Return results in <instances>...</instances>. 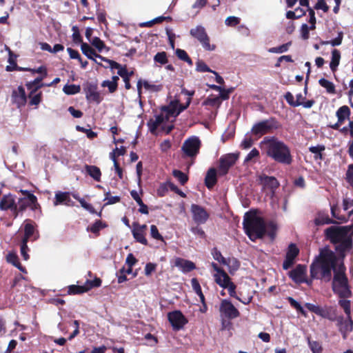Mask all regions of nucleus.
Returning a JSON list of instances; mask_svg holds the SVG:
<instances>
[{
	"label": "nucleus",
	"instance_id": "f257e3e1",
	"mask_svg": "<svg viewBox=\"0 0 353 353\" xmlns=\"http://www.w3.org/2000/svg\"><path fill=\"white\" fill-rule=\"evenodd\" d=\"M336 264L335 254L327 249L322 250L310 265V275L313 279L330 282L332 280V271L337 270Z\"/></svg>",
	"mask_w": 353,
	"mask_h": 353
},
{
	"label": "nucleus",
	"instance_id": "f03ea898",
	"mask_svg": "<svg viewBox=\"0 0 353 353\" xmlns=\"http://www.w3.org/2000/svg\"><path fill=\"white\" fill-rule=\"evenodd\" d=\"M261 144L263 146L266 155L274 161L287 165L292 163L291 150L283 141L274 137H266Z\"/></svg>",
	"mask_w": 353,
	"mask_h": 353
},
{
	"label": "nucleus",
	"instance_id": "7ed1b4c3",
	"mask_svg": "<svg viewBox=\"0 0 353 353\" xmlns=\"http://www.w3.org/2000/svg\"><path fill=\"white\" fill-rule=\"evenodd\" d=\"M326 237L334 244L336 250L344 256V252L352 246V230L347 226H331L325 231Z\"/></svg>",
	"mask_w": 353,
	"mask_h": 353
},
{
	"label": "nucleus",
	"instance_id": "20e7f679",
	"mask_svg": "<svg viewBox=\"0 0 353 353\" xmlns=\"http://www.w3.org/2000/svg\"><path fill=\"white\" fill-rule=\"evenodd\" d=\"M243 224L245 234L252 241L262 238L265 234V225L261 217L246 213Z\"/></svg>",
	"mask_w": 353,
	"mask_h": 353
},
{
	"label": "nucleus",
	"instance_id": "39448f33",
	"mask_svg": "<svg viewBox=\"0 0 353 353\" xmlns=\"http://www.w3.org/2000/svg\"><path fill=\"white\" fill-rule=\"evenodd\" d=\"M332 290L341 298H348L352 294L343 263H341L337 267V270H334Z\"/></svg>",
	"mask_w": 353,
	"mask_h": 353
},
{
	"label": "nucleus",
	"instance_id": "423d86ee",
	"mask_svg": "<svg viewBox=\"0 0 353 353\" xmlns=\"http://www.w3.org/2000/svg\"><path fill=\"white\" fill-rule=\"evenodd\" d=\"M201 147L200 139L195 136L186 139L181 147L184 157L194 158L199 153Z\"/></svg>",
	"mask_w": 353,
	"mask_h": 353
},
{
	"label": "nucleus",
	"instance_id": "0eeeda50",
	"mask_svg": "<svg viewBox=\"0 0 353 353\" xmlns=\"http://www.w3.org/2000/svg\"><path fill=\"white\" fill-rule=\"evenodd\" d=\"M190 103V98H188L185 105L180 104L177 101H172L168 106L163 108L161 114H164L165 119L168 121L170 118H176L189 106Z\"/></svg>",
	"mask_w": 353,
	"mask_h": 353
},
{
	"label": "nucleus",
	"instance_id": "6e6552de",
	"mask_svg": "<svg viewBox=\"0 0 353 353\" xmlns=\"http://www.w3.org/2000/svg\"><path fill=\"white\" fill-rule=\"evenodd\" d=\"M190 33L201 43L205 50L209 51L215 50L216 46L214 45H210V39L203 26H197L196 28H192Z\"/></svg>",
	"mask_w": 353,
	"mask_h": 353
},
{
	"label": "nucleus",
	"instance_id": "1a4fd4ad",
	"mask_svg": "<svg viewBox=\"0 0 353 353\" xmlns=\"http://www.w3.org/2000/svg\"><path fill=\"white\" fill-rule=\"evenodd\" d=\"M276 123L274 119L263 120L255 123L252 128V133L256 136H262L276 129Z\"/></svg>",
	"mask_w": 353,
	"mask_h": 353
},
{
	"label": "nucleus",
	"instance_id": "9d476101",
	"mask_svg": "<svg viewBox=\"0 0 353 353\" xmlns=\"http://www.w3.org/2000/svg\"><path fill=\"white\" fill-rule=\"evenodd\" d=\"M239 155L234 153H229L222 156L219 159V166L218 168V173L221 176L225 175L230 168L233 166L236 162Z\"/></svg>",
	"mask_w": 353,
	"mask_h": 353
},
{
	"label": "nucleus",
	"instance_id": "9b49d317",
	"mask_svg": "<svg viewBox=\"0 0 353 353\" xmlns=\"http://www.w3.org/2000/svg\"><path fill=\"white\" fill-rule=\"evenodd\" d=\"M168 319L174 331L182 330L188 322L186 317L179 310L169 312Z\"/></svg>",
	"mask_w": 353,
	"mask_h": 353
},
{
	"label": "nucleus",
	"instance_id": "f8f14e48",
	"mask_svg": "<svg viewBox=\"0 0 353 353\" xmlns=\"http://www.w3.org/2000/svg\"><path fill=\"white\" fill-rule=\"evenodd\" d=\"M336 325L339 332L345 339L347 335L353 330V320L351 316H347L345 319L343 316H339L336 320Z\"/></svg>",
	"mask_w": 353,
	"mask_h": 353
},
{
	"label": "nucleus",
	"instance_id": "ddd939ff",
	"mask_svg": "<svg viewBox=\"0 0 353 353\" xmlns=\"http://www.w3.org/2000/svg\"><path fill=\"white\" fill-rule=\"evenodd\" d=\"M220 312L228 319H235L240 315L239 310L227 299L222 300L220 305Z\"/></svg>",
	"mask_w": 353,
	"mask_h": 353
},
{
	"label": "nucleus",
	"instance_id": "4468645a",
	"mask_svg": "<svg viewBox=\"0 0 353 353\" xmlns=\"http://www.w3.org/2000/svg\"><path fill=\"white\" fill-rule=\"evenodd\" d=\"M191 212L193 220L198 224L205 223L209 217L206 210L203 207L196 204L192 205Z\"/></svg>",
	"mask_w": 353,
	"mask_h": 353
},
{
	"label": "nucleus",
	"instance_id": "2eb2a0df",
	"mask_svg": "<svg viewBox=\"0 0 353 353\" xmlns=\"http://www.w3.org/2000/svg\"><path fill=\"white\" fill-rule=\"evenodd\" d=\"M305 265H298L294 270L288 272V275L296 283H302L305 281Z\"/></svg>",
	"mask_w": 353,
	"mask_h": 353
},
{
	"label": "nucleus",
	"instance_id": "dca6fc26",
	"mask_svg": "<svg viewBox=\"0 0 353 353\" xmlns=\"http://www.w3.org/2000/svg\"><path fill=\"white\" fill-rule=\"evenodd\" d=\"M13 102L17 105L18 107L25 105L27 101L26 94L24 88L19 85L17 90H13L12 94Z\"/></svg>",
	"mask_w": 353,
	"mask_h": 353
},
{
	"label": "nucleus",
	"instance_id": "f3484780",
	"mask_svg": "<svg viewBox=\"0 0 353 353\" xmlns=\"http://www.w3.org/2000/svg\"><path fill=\"white\" fill-rule=\"evenodd\" d=\"M106 48L104 43L98 37H94L91 42V46H90V59H93L98 63L94 58V56L97 58L99 57L95 54L94 50H97L99 52H102Z\"/></svg>",
	"mask_w": 353,
	"mask_h": 353
},
{
	"label": "nucleus",
	"instance_id": "a211bd4d",
	"mask_svg": "<svg viewBox=\"0 0 353 353\" xmlns=\"http://www.w3.org/2000/svg\"><path fill=\"white\" fill-rule=\"evenodd\" d=\"M174 265L184 273L189 272L196 268L195 264L193 262L181 258H176L175 259Z\"/></svg>",
	"mask_w": 353,
	"mask_h": 353
},
{
	"label": "nucleus",
	"instance_id": "6ab92c4d",
	"mask_svg": "<svg viewBox=\"0 0 353 353\" xmlns=\"http://www.w3.org/2000/svg\"><path fill=\"white\" fill-rule=\"evenodd\" d=\"M54 204V205L64 204L68 206H72L74 202L71 200L68 192H58L55 194Z\"/></svg>",
	"mask_w": 353,
	"mask_h": 353
},
{
	"label": "nucleus",
	"instance_id": "aec40b11",
	"mask_svg": "<svg viewBox=\"0 0 353 353\" xmlns=\"http://www.w3.org/2000/svg\"><path fill=\"white\" fill-rule=\"evenodd\" d=\"M15 196L12 194H4L0 200V210L6 211L16 205Z\"/></svg>",
	"mask_w": 353,
	"mask_h": 353
},
{
	"label": "nucleus",
	"instance_id": "412c9836",
	"mask_svg": "<svg viewBox=\"0 0 353 353\" xmlns=\"http://www.w3.org/2000/svg\"><path fill=\"white\" fill-rule=\"evenodd\" d=\"M259 180L264 188H269L271 190L276 189L279 185L278 181L274 176L262 174L259 176Z\"/></svg>",
	"mask_w": 353,
	"mask_h": 353
},
{
	"label": "nucleus",
	"instance_id": "4be33fe9",
	"mask_svg": "<svg viewBox=\"0 0 353 353\" xmlns=\"http://www.w3.org/2000/svg\"><path fill=\"white\" fill-rule=\"evenodd\" d=\"M19 207V212H23L27 208H30L32 210H36L39 208V205L37 201H29L27 197H22L19 199L18 203H17Z\"/></svg>",
	"mask_w": 353,
	"mask_h": 353
},
{
	"label": "nucleus",
	"instance_id": "5701e85b",
	"mask_svg": "<svg viewBox=\"0 0 353 353\" xmlns=\"http://www.w3.org/2000/svg\"><path fill=\"white\" fill-rule=\"evenodd\" d=\"M167 121H168L165 119L164 114L161 113L160 114L157 115L154 119H150L148 122V125L150 132L152 133H154L159 127L161 126V125H163Z\"/></svg>",
	"mask_w": 353,
	"mask_h": 353
},
{
	"label": "nucleus",
	"instance_id": "b1692460",
	"mask_svg": "<svg viewBox=\"0 0 353 353\" xmlns=\"http://www.w3.org/2000/svg\"><path fill=\"white\" fill-rule=\"evenodd\" d=\"M44 79L43 77H37L33 81L26 83L27 88L31 90L30 95L36 92L41 88L46 86V83H41Z\"/></svg>",
	"mask_w": 353,
	"mask_h": 353
},
{
	"label": "nucleus",
	"instance_id": "393cba45",
	"mask_svg": "<svg viewBox=\"0 0 353 353\" xmlns=\"http://www.w3.org/2000/svg\"><path fill=\"white\" fill-rule=\"evenodd\" d=\"M216 170L215 168H210L205 178V185L208 189H211L216 184Z\"/></svg>",
	"mask_w": 353,
	"mask_h": 353
},
{
	"label": "nucleus",
	"instance_id": "a878e982",
	"mask_svg": "<svg viewBox=\"0 0 353 353\" xmlns=\"http://www.w3.org/2000/svg\"><path fill=\"white\" fill-rule=\"evenodd\" d=\"M332 223V221L329 218L328 215L324 212H319L313 221V224L316 227V230H318L319 226Z\"/></svg>",
	"mask_w": 353,
	"mask_h": 353
},
{
	"label": "nucleus",
	"instance_id": "bb28decb",
	"mask_svg": "<svg viewBox=\"0 0 353 353\" xmlns=\"http://www.w3.org/2000/svg\"><path fill=\"white\" fill-rule=\"evenodd\" d=\"M88 291V279H86L83 285H71L68 287L69 294H78Z\"/></svg>",
	"mask_w": 353,
	"mask_h": 353
},
{
	"label": "nucleus",
	"instance_id": "cd10ccee",
	"mask_svg": "<svg viewBox=\"0 0 353 353\" xmlns=\"http://www.w3.org/2000/svg\"><path fill=\"white\" fill-rule=\"evenodd\" d=\"M336 114L339 123L343 124L345 120L349 117L350 110L347 105H343L338 109Z\"/></svg>",
	"mask_w": 353,
	"mask_h": 353
},
{
	"label": "nucleus",
	"instance_id": "c85d7f7f",
	"mask_svg": "<svg viewBox=\"0 0 353 353\" xmlns=\"http://www.w3.org/2000/svg\"><path fill=\"white\" fill-rule=\"evenodd\" d=\"M130 194L132 197L134 199V200L137 203V204L139 205V211L141 214H148V206L145 205L142 201V199L140 198L138 192L136 190H132L130 192Z\"/></svg>",
	"mask_w": 353,
	"mask_h": 353
},
{
	"label": "nucleus",
	"instance_id": "c756f323",
	"mask_svg": "<svg viewBox=\"0 0 353 353\" xmlns=\"http://www.w3.org/2000/svg\"><path fill=\"white\" fill-rule=\"evenodd\" d=\"M214 277L215 282L221 288L225 287V285L230 281V278L225 271L214 274Z\"/></svg>",
	"mask_w": 353,
	"mask_h": 353
},
{
	"label": "nucleus",
	"instance_id": "7c9ffc66",
	"mask_svg": "<svg viewBox=\"0 0 353 353\" xmlns=\"http://www.w3.org/2000/svg\"><path fill=\"white\" fill-rule=\"evenodd\" d=\"M340 59V52L336 49H334L332 52V59L330 63V67L332 72L336 71L338 65H339Z\"/></svg>",
	"mask_w": 353,
	"mask_h": 353
},
{
	"label": "nucleus",
	"instance_id": "2f4dec72",
	"mask_svg": "<svg viewBox=\"0 0 353 353\" xmlns=\"http://www.w3.org/2000/svg\"><path fill=\"white\" fill-rule=\"evenodd\" d=\"M319 83L321 86L326 89L327 92L330 94H335L336 90L334 83L324 78L319 80Z\"/></svg>",
	"mask_w": 353,
	"mask_h": 353
},
{
	"label": "nucleus",
	"instance_id": "473e14b6",
	"mask_svg": "<svg viewBox=\"0 0 353 353\" xmlns=\"http://www.w3.org/2000/svg\"><path fill=\"white\" fill-rule=\"evenodd\" d=\"M108 225L105 222L101 220L96 221L91 227H90V232L94 234L96 236L99 235L101 230L106 228Z\"/></svg>",
	"mask_w": 353,
	"mask_h": 353
},
{
	"label": "nucleus",
	"instance_id": "72a5a7b5",
	"mask_svg": "<svg viewBox=\"0 0 353 353\" xmlns=\"http://www.w3.org/2000/svg\"><path fill=\"white\" fill-rule=\"evenodd\" d=\"M6 48L8 50L9 52V57H8V63L10 64V65H7L6 68V70L8 72L14 71L16 67L17 66L16 62L17 56L13 54V52L7 47Z\"/></svg>",
	"mask_w": 353,
	"mask_h": 353
},
{
	"label": "nucleus",
	"instance_id": "f704fd0d",
	"mask_svg": "<svg viewBox=\"0 0 353 353\" xmlns=\"http://www.w3.org/2000/svg\"><path fill=\"white\" fill-rule=\"evenodd\" d=\"M132 233L133 237L137 242H139L143 245H148V241L145 237V232L139 231L133 228V229L132 230Z\"/></svg>",
	"mask_w": 353,
	"mask_h": 353
},
{
	"label": "nucleus",
	"instance_id": "c9c22d12",
	"mask_svg": "<svg viewBox=\"0 0 353 353\" xmlns=\"http://www.w3.org/2000/svg\"><path fill=\"white\" fill-rule=\"evenodd\" d=\"M175 54L179 59L185 61L189 65H193L192 59L184 50L177 48L175 51Z\"/></svg>",
	"mask_w": 353,
	"mask_h": 353
},
{
	"label": "nucleus",
	"instance_id": "e433bc0d",
	"mask_svg": "<svg viewBox=\"0 0 353 353\" xmlns=\"http://www.w3.org/2000/svg\"><path fill=\"white\" fill-rule=\"evenodd\" d=\"M80 90V86L74 84H66L63 88V92L67 95L75 94L79 92Z\"/></svg>",
	"mask_w": 353,
	"mask_h": 353
},
{
	"label": "nucleus",
	"instance_id": "4c0bfd02",
	"mask_svg": "<svg viewBox=\"0 0 353 353\" xmlns=\"http://www.w3.org/2000/svg\"><path fill=\"white\" fill-rule=\"evenodd\" d=\"M143 85L146 90L153 92H159L163 88V86L161 85L152 84L145 80L143 81Z\"/></svg>",
	"mask_w": 353,
	"mask_h": 353
},
{
	"label": "nucleus",
	"instance_id": "58836bf2",
	"mask_svg": "<svg viewBox=\"0 0 353 353\" xmlns=\"http://www.w3.org/2000/svg\"><path fill=\"white\" fill-rule=\"evenodd\" d=\"M72 41L74 43L77 44H80L83 43V39L80 34V31L79 28L77 26H74L72 28Z\"/></svg>",
	"mask_w": 353,
	"mask_h": 353
},
{
	"label": "nucleus",
	"instance_id": "ea45409f",
	"mask_svg": "<svg viewBox=\"0 0 353 353\" xmlns=\"http://www.w3.org/2000/svg\"><path fill=\"white\" fill-rule=\"evenodd\" d=\"M101 172L99 168L94 165H90V176L95 181H99L101 179Z\"/></svg>",
	"mask_w": 353,
	"mask_h": 353
},
{
	"label": "nucleus",
	"instance_id": "a19ab883",
	"mask_svg": "<svg viewBox=\"0 0 353 353\" xmlns=\"http://www.w3.org/2000/svg\"><path fill=\"white\" fill-rule=\"evenodd\" d=\"M212 255L214 260L219 261V263L223 265H228L227 259L222 256L221 252L219 251L216 248H214L212 250Z\"/></svg>",
	"mask_w": 353,
	"mask_h": 353
},
{
	"label": "nucleus",
	"instance_id": "79ce46f5",
	"mask_svg": "<svg viewBox=\"0 0 353 353\" xmlns=\"http://www.w3.org/2000/svg\"><path fill=\"white\" fill-rule=\"evenodd\" d=\"M173 176L180 182L181 185H184L188 181V176L180 170H173Z\"/></svg>",
	"mask_w": 353,
	"mask_h": 353
},
{
	"label": "nucleus",
	"instance_id": "37998d69",
	"mask_svg": "<svg viewBox=\"0 0 353 353\" xmlns=\"http://www.w3.org/2000/svg\"><path fill=\"white\" fill-rule=\"evenodd\" d=\"M290 44V43H287L278 47L271 48L268 50V51L271 53H283L288 51Z\"/></svg>",
	"mask_w": 353,
	"mask_h": 353
},
{
	"label": "nucleus",
	"instance_id": "c03bdc74",
	"mask_svg": "<svg viewBox=\"0 0 353 353\" xmlns=\"http://www.w3.org/2000/svg\"><path fill=\"white\" fill-rule=\"evenodd\" d=\"M196 70L199 72H212V70H211L203 61L198 60L196 62Z\"/></svg>",
	"mask_w": 353,
	"mask_h": 353
},
{
	"label": "nucleus",
	"instance_id": "a18cd8bd",
	"mask_svg": "<svg viewBox=\"0 0 353 353\" xmlns=\"http://www.w3.org/2000/svg\"><path fill=\"white\" fill-rule=\"evenodd\" d=\"M221 99L219 97H213L207 98L203 103V105L219 106Z\"/></svg>",
	"mask_w": 353,
	"mask_h": 353
},
{
	"label": "nucleus",
	"instance_id": "49530a36",
	"mask_svg": "<svg viewBox=\"0 0 353 353\" xmlns=\"http://www.w3.org/2000/svg\"><path fill=\"white\" fill-rule=\"evenodd\" d=\"M110 157L114 163L115 172L117 174L119 179H123V171H122V169L119 167V163L115 159V153L110 152Z\"/></svg>",
	"mask_w": 353,
	"mask_h": 353
},
{
	"label": "nucleus",
	"instance_id": "de8ad7c7",
	"mask_svg": "<svg viewBox=\"0 0 353 353\" xmlns=\"http://www.w3.org/2000/svg\"><path fill=\"white\" fill-rule=\"evenodd\" d=\"M339 305L343 309L347 316H351L350 301L345 299H341L339 301Z\"/></svg>",
	"mask_w": 353,
	"mask_h": 353
},
{
	"label": "nucleus",
	"instance_id": "09e8293b",
	"mask_svg": "<svg viewBox=\"0 0 353 353\" xmlns=\"http://www.w3.org/2000/svg\"><path fill=\"white\" fill-rule=\"evenodd\" d=\"M325 147L323 145H317V146H312L310 148V151L314 154V158L315 159H322V154L321 151L324 150Z\"/></svg>",
	"mask_w": 353,
	"mask_h": 353
},
{
	"label": "nucleus",
	"instance_id": "8fccbe9b",
	"mask_svg": "<svg viewBox=\"0 0 353 353\" xmlns=\"http://www.w3.org/2000/svg\"><path fill=\"white\" fill-rule=\"evenodd\" d=\"M337 317L338 316H336V310L332 307H327L325 316H323V318H325L332 321H334L336 320Z\"/></svg>",
	"mask_w": 353,
	"mask_h": 353
},
{
	"label": "nucleus",
	"instance_id": "3c124183",
	"mask_svg": "<svg viewBox=\"0 0 353 353\" xmlns=\"http://www.w3.org/2000/svg\"><path fill=\"white\" fill-rule=\"evenodd\" d=\"M308 345L312 353H321L322 347L319 342L309 340Z\"/></svg>",
	"mask_w": 353,
	"mask_h": 353
},
{
	"label": "nucleus",
	"instance_id": "603ef678",
	"mask_svg": "<svg viewBox=\"0 0 353 353\" xmlns=\"http://www.w3.org/2000/svg\"><path fill=\"white\" fill-rule=\"evenodd\" d=\"M24 225V234L26 236H32L34 233V226L29 220Z\"/></svg>",
	"mask_w": 353,
	"mask_h": 353
},
{
	"label": "nucleus",
	"instance_id": "864d4df0",
	"mask_svg": "<svg viewBox=\"0 0 353 353\" xmlns=\"http://www.w3.org/2000/svg\"><path fill=\"white\" fill-rule=\"evenodd\" d=\"M154 60L161 64H165L168 62L167 54L165 52H158L155 54Z\"/></svg>",
	"mask_w": 353,
	"mask_h": 353
},
{
	"label": "nucleus",
	"instance_id": "5fc2aeb1",
	"mask_svg": "<svg viewBox=\"0 0 353 353\" xmlns=\"http://www.w3.org/2000/svg\"><path fill=\"white\" fill-rule=\"evenodd\" d=\"M223 288L227 289L228 291V294L230 296L236 298L237 296L236 292V285L234 283L231 281V280L223 287Z\"/></svg>",
	"mask_w": 353,
	"mask_h": 353
},
{
	"label": "nucleus",
	"instance_id": "6e6d98bb",
	"mask_svg": "<svg viewBox=\"0 0 353 353\" xmlns=\"http://www.w3.org/2000/svg\"><path fill=\"white\" fill-rule=\"evenodd\" d=\"M299 250L296 248V246L294 244H291L289 246L288 250L287 252L286 256L292 258L293 259H295L296 256L299 254Z\"/></svg>",
	"mask_w": 353,
	"mask_h": 353
},
{
	"label": "nucleus",
	"instance_id": "4d7b16f0",
	"mask_svg": "<svg viewBox=\"0 0 353 353\" xmlns=\"http://www.w3.org/2000/svg\"><path fill=\"white\" fill-rule=\"evenodd\" d=\"M150 235L154 239L160 240L161 241H163V237L159 232L157 227L156 225H152L150 226Z\"/></svg>",
	"mask_w": 353,
	"mask_h": 353
},
{
	"label": "nucleus",
	"instance_id": "13d9d810",
	"mask_svg": "<svg viewBox=\"0 0 353 353\" xmlns=\"http://www.w3.org/2000/svg\"><path fill=\"white\" fill-rule=\"evenodd\" d=\"M239 23L240 18L234 16L228 17L225 21V23L226 26L232 27L238 25Z\"/></svg>",
	"mask_w": 353,
	"mask_h": 353
},
{
	"label": "nucleus",
	"instance_id": "bf43d9fd",
	"mask_svg": "<svg viewBox=\"0 0 353 353\" xmlns=\"http://www.w3.org/2000/svg\"><path fill=\"white\" fill-rule=\"evenodd\" d=\"M101 85L105 88L107 87L111 93L115 92L117 88V83L112 82L110 80L103 81Z\"/></svg>",
	"mask_w": 353,
	"mask_h": 353
},
{
	"label": "nucleus",
	"instance_id": "052dcab7",
	"mask_svg": "<svg viewBox=\"0 0 353 353\" xmlns=\"http://www.w3.org/2000/svg\"><path fill=\"white\" fill-rule=\"evenodd\" d=\"M41 96H42V93L40 92L37 94H35L33 95L32 94H30L29 97H30V105H39L41 101Z\"/></svg>",
	"mask_w": 353,
	"mask_h": 353
},
{
	"label": "nucleus",
	"instance_id": "680f3d73",
	"mask_svg": "<svg viewBox=\"0 0 353 353\" xmlns=\"http://www.w3.org/2000/svg\"><path fill=\"white\" fill-rule=\"evenodd\" d=\"M98 58L108 63V65L105 66L106 68L110 67L111 69L118 70L121 66V65H120L117 62L103 58L101 56H99Z\"/></svg>",
	"mask_w": 353,
	"mask_h": 353
},
{
	"label": "nucleus",
	"instance_id": "e2e57ef3",
	"mask_svg": "<svg viewBox=\"0 0 353 353\" xmlns=\"http://www.w3.org/2000/svg\"><path fill=\"white\" fill-rule=\"evenodd\" d=\"M285 99L286 100V101L291 105V106H293V107H297V106H299L300 105V103H296L295 101V99H294V97L293 96V94L290 92H288L285 94Z\"/></svg>",
	"mask_w": 353,
	"mask_h": 353
},
{
	"label": "nucleus",
	"instance_id": "0e129e2a",
	"mask_svg": "<svg viewBox=\"0 0 353 353\" xmlns=\"http://www.w3.org/2000/svg\"><path fill=\"white\" fill-rule=\"evenodd\" d=\"M288 300L293 307H294L298 311L301 312L302 314H305V311L303 310V308L301 305L299 303H298L295 299H294L292 297H288Z\"/></svg>",
	"mask_w": 353,
	"mask_h": 353
},
{
	"label": "nucleus",
	"instance_id": "69168bd1",
	"mask_svg": "<svg viewBox=\"0 0 353 353\" xmlns=\"http://www.w3.org/2000/svg\"><path fill=\"white\" fill-rule=\"evenodd\" d=\"M314 8L316 10H322L325 12H327L329 10V7L325 0H317Z\"/></svg>",
	"mask_w": 353,
	"mask_h": 353
},
{
	"label": "nucleus",
	"instance_id": "338daca9",
	"mask_svg": "<svg viewBox=\"0 0 353 353\" xmlns=\"http://www.w3.org/2000/svg\"><path fill=\"white\" fill-rule=\"evenodd\" d=\"M309 26L306 23L302 24L300 30L301 37L303 39L307 40L309 38Z\"/></svg>",
	"mask_w": 353,
	"mask_h": 353
},
{
	"label": "nucleus",
	"instance_id": "774afa93",
	"mask_svg": "<svg viewBox=\"0 0 353 353\" xmlns=\"http://www.w3.org/2000/svg\"><path fill=\"white\" fill-rule=\"evenodd\" d=\"M118 74L123 79H125V77H130V76L132 75L133 74V72H129L127 69H126V67L125 66H121V68H119L118 69V72H117Z\"/></svg>",
	"mask_w": 353,
	"mask_h": 353
}]
</instances>
